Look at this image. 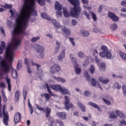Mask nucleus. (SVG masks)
I'll return each instance as SVG.
<instances>
[{"label":"nucleus","instance_id":"nucleus-1","mask_svg":"<svg viewBox=\"0 0 126 126\" xmlns=\"http://www.w3.org/2000/svg\"><path fill=\"white\" fill-rule=\"evenodd\" d=\"M21 40L18 38H15L13 44H8L6 49L5 57L9 63H12L13 61V53H14V50L17 49L19 45H20Z\"/></svg>","mask_w":126,"mask_h":126},{"label":"nucleus","instance_id":"nucleus-2","mask_svg":"<svg viewBox=\"0 0 126 126\" xmlns=\"http://www.w3.org/2000/svg\"><path fill=\"white\" fill-rule=\"evenodd\" d=\"M17 26L14 29L13 35H25V28L27 27L28 21L21 20L20 17H18L16 20Z\"/></svg>","mask_w":126,"mask_h":126},{"label":"nucleus","instance_id":"nucleus-3","mask_svg":"<svg viewBox=\"0 0 126 126\" xmlns=\"http://www.w3.org/2000/svg\"><path fill=\"white\" fill-rule=\"evenodd\" d=\"M68 1L72 5H74V7L71 8L70 12V15L74 18H78L82 10L80 7V1L79 0H68Z\"/></svg>","mask_w":126,"mask_h":126},{"label":"nucleus","instance_id":"nucleus-4","mask_svg":"<svg viewBox=\"0 0 126 126\" xmlns=\"http://www.w3.org/2000/svg\"><path fill=\"white\" fill-rule=\"evenodd\" d=\"M101 50L102 51L99 53L100 57H101V58H107L109 60L112 59V53L111 50H108L107 47L103 45L101 47Z\"/></svg>","mask_w":126,"mask_h":126},{"label":"nucleus","instance_id":"nucleus-5","mask_svg":"<svg viewBox=\"0 0 126 126\" xmlns=\"http://www.w3.org/2000/svg\"><path fill=\"white\" fill-rule=\"evenodd\" d=\"M0 67L3 73H8L9 72V65L5 60H2V57L0 56Z\"/></svg>","mask_w":126,"mask_h":126},{"label":"nucleus","instance_id":"nucleus-6","mask_svg":"<svg viewBox=\"0 0 126 126\" xmlns=\"http://www.w3.org/2000/svg\"><path fill=\"white\" fill-rule=\"evenodd\" d=\"M117 114L118 115V116L120 117V118H121V119H125L126 118V115H125V114L123 113V112L117 110L116 111V112L113 111L110 114V118L118 119V116H117Z\"/></svg>","mask_w":126,"mask_h":126},{"label":"nucleus","instance_id":"nucleus-7","mask_svg":"<svg viewBox=\"0 0 126 126\" xmlns=\"http://www.w3.org/2000/svg\"><path fill=\"white\" fill-rule=\"evenodd\" d=\"M29 4H30V0H25L24 4L25 14L31 16L32 11H31V7H29Z\"/></svg>","mask_w":126,"mask_h":126},{"label":"nucleus","instance_id":"nucleus-8","mask_svg":"<svg viewBox=\"0 0 126 126\" xmlns=\"http://www.w3.org/2000/svg\"><path fill=\"white\" fill-rule=\"evenodd\" d=\"M5 105H3L2 108L3 113V123L5 126H8V120H9V116H8V112L5 111Z\"/></svg>","mask_w":126,"mask_h":126},{"label":"nucleus","instance_id":"nucleus-9","mask_svg":"<svg viewBox=\"0 0 126 126\" xmlns=\"http://www.w3.org/2000/svg\"><path fill=\"white\" fill-rule=\"evenodd\" d=\"M55 8L56 10V16L57 17H62L63 15V12H62V9H63V5L60 4L58 1L55 2Z\"/></svg>","mask_w":126,"mask_h":126},{"label":"nucleus","instance_id":"nucleus-10","mask_svg":"<svg viewBox=\"0 0 126 126\" xmlns=\"http://www.w3.org/2000/svg\"><path fill=\"white\" fill-rule=\"evenodd\" d=\"M65 101V109L67 110V111H69L70 109L73 108V104L72 103H70V100H69V97L67 95L64 96Z\"/></svg>","mask_w":126,"mask_h":126},{"label":"nucleus","instance_id":"nucleus-11","mask_svg":"<svg viewBox=\"0 0 126 126\" xmlns=\"http://www.w3.org/2000/svg\"><path fill=\"white\" fill-rule=\"evenodd\" d=\"M34 50L36 51L38 54H40V55H39L40 59L44 58V55L43 54L45 50L44 47L39 46V44H35L34 46Z\"/></svg>","mask_w":126,"mask_h":126},{"label":"nucleus","instance_id":"nucleus-12","mask_svg":"<svg viewBox=\"0 0 126 126\" xmlns=\"http://www.w3.org/2000/svg\"><path fill=\"white\" fill-rule=\"evenodd\" d=\"M36 108L38 109V110H39V111H42V112H44L46 113V118H49V117H50V115H51V112L52 111L51 108L47 107L46 108V110H45L44 108H42L38 106V105H36Z\"/></svg>","mask_w":126,"mask_h":126},{"label":"nucleus","instance_id":"nucleus-13","mask_svg":"<svg viewBox=\"0 0 126 126\" xmlns=\"http://www.w3.org/2000/svg\"><path fill=\"white\" fill-rule=\"evenodd\" d=\"M108 17H109L110 19H112V20L114 22H117V21H119L120 19L119 18V17H118L116 15V14H115V13L110 11L108 12Z\"/></svg>","mask_w":126,"mask_h":126},{"label":"nucleus","instance_id":"nucleus-14","mask_svg":"<svg viewBox=\"0 0 126 126\" xmlns=\"http://www.w3.org/2000/svg\"><path fill=\"white\" fill-rule=\"evenodd\" d=\"M34 4H35V0H30V4H29V7H31L32 14L33 16H37L38 15L37 11H36L35 9L32 8Z\"/></svg>","mask_w":126,"mask_h":126},{"label":"nucleus","instance_id":"nucleus-15","mask_svg":"<svg viewBox=\"0 0 126 126\" xmlns=\"http://www.w3.org/2000/svg\"><path fill=\"white\" fill-rule=\"evenodd\" d=\"M57 117L62 121L66 120L67 115L65 112H61L56 113Z\"/></svg>","mask_w":126,"mask_h":126},{"label":"nucleus","instance_id":"nucleus-16","mask_svg":"<svg viewBox=\"0 0 126 126\" xmlns=\"http://www.w3.org/2000/svg\"><path fill=\"white\" fill-rule=\"evenodd\" d=\"M31 64L32 65H35V66H36V68L37 70V74H38V76L43 75V69L41 68L39 69V67H41V65L36 63H34V62H33V61H32Z\"/></svg>","mask_w":126,"mask_h":126},{"label":"nucleus","instance_id":"nucleus-17","mask_svg":"<svg viewBox=\"0 0 126 126\" xmlns=\"http://www.w3.org/2000/svg\"><path fill=\"white\" fill-rule=\"evenodd\" d=\"M61 70V67L58 64H54L50 67L51 73H55L56 71L59 72Z\"/></svg>","mask_w":126,"mask_h":126},{"label":"nucleus","instance_id":"nucleus-18","mask_svg":"<svg viewBox=\"0 0 126 126\" xmlns=\"http://www.w3.org/2000/svg\"><path fill=\"white\" fill-rule=\"evenodd\" d=\"M21 119H22L21 114L19 112H17L15 114L14 117V121L15 122V124H18V123H19Z\"/></svg>","mask_w":126,"mask_h":126},{"label":"nucleus","instance_id":"nucleus-19","mask_svg":"<svg viewBox=\"0 0 126 126\" xmlns=\"http://www.w3.org/2000/svg\"><path fill=\"white\" fill-rule=\"evenodd\" d=\"M74 63L75 64L74 66V68L75 69V73H77V74H79L80 72H81V69L79 68L78 66V64H77V61H74Z\"/></svg>","mask_w":126,"mask_h":126},{"label":"nucleus","instance_id":"nucleus-20","mask_svg":"<svg viewBox=\"0 0 126 126\" xmlns=\"http://www.w3.org/2000/svg\"><path fill=\"white\" fill-rule=\"evenodd\" d=\"M62 86L60 85H51L50 88L53 89V90H55L56 91H59L61 92V90L62 89Z\"/></svg>","mask_w":126,"mask_h":126},{"label":"nucleus","instance_id":"nucleus-21","mask_svg":"<svg viewBox=\"0 0 126 126\" xmlns=\"http://www.w3.org/2000/svg\"><path fill=\"white\" fill-rule=\"evenodd\" d=\"M98 80L99 81H100V82L103 83V84H107V83H109V82H110V79L105 78L103 76H100Z\"/></svg>","mask_w":126,"mask_h":126},{"label":"nucleus","instance_id":"nucleus-22","mask_svg":"<svg viewBox=\"0 0 126 126\" xmlns=\"http://www.w3.org/2000/svg\"><path fill=\"white\" fill-rule=\"evenodd\" d=\"M25 64L27 65V68L28 73L31 74V73H32V71H31L30 65H29V63H28V59L27 58L25 59Z\"/></svg>","mask_w":126,"mask_h":126},{"label":"nucleus","instance_id":"nucleus-23","mask_svg":"<svg viewBox=\"0 0 126 126\" xmlns=\"http://www.w3.org/2000/svg\"><path fill=\"white\" fill-rule=\"evenodd\" d=\"M65 56V50H63L62 52H60V56L58 57V61H62Z\"/></svg>","mask_w":126,"mask_h":126},{"label":"nucleus","instance_id":"nucleus-24","mask_svg":"<svg viewBox=\"0 0 126 126\" xmlns=\"http://www.w3.org/2000/svg\"><path fill=\"white\" fill-rule=\"evenodd\" d=\"M77 105L78 107L81 109V110L82 112H86V108H85V105H84L83 103H81L80 101H78L77 102Z\"/></svg>","mask_w":126,"mask_h":126},{"label":"nucleus","instance_id":"nucleus-25","mask_svg":"<svg viewBox=\"0 0 126 126\" xmlns=\"http://www.w3.org/2000/svg\"><path fill=\"white\" fill-rule=\"evenodd\" d=\"M62 29L64 34H65V35L68 36L70 35V31H69L66 28H65L64 27H62Z\"/></svg>","mask_w":126,"mask_h":126},{"label":"nucleus","instance_id":"nucleus-26","mask_svg":"<svg viewBox=\"0 0 126 126\" xmlns=\"http://www.w3.org/2000/svg\"><path fill=\"white\" fill-rule=\"evenodd\" d=\"M52 22L57 29L61 28V25H60V24L57 22V20L55 19H52Z\"/></svg>","mask_w":126,"mask_h":126},{"label":"nucleus","instance_id":"nucleus-27","mask_svg":"<svg viewBox=\"0 0 126 126\" xmlns=\"http://www.w3.org/2000/svg\"><path fill=\"white\" fill-rule=\"evenodd\" d=\"M89 105H90V106H92V107L95 108V109H97L98 111H100L101 110V108L99 107V105L96 104L95 103H93L90 101L89 102Z\"/></svg>","mask_w":126,"mask_h":126},{"label":"nucleus","instance_id":"nucleus-28","mask_svg":"<svg viewBox=\"0 0 126 126\" xmlns=\"http://www.w3.org/2000/svg\"><path fill=\"white\" fill-rule=\"evenodd\" d=\"M63 13L65 17H69L70 14L67 11V9L65 7H63Z\"/></svg>","mask_w":126,"mask_h":126},{"label":"nucleus","instance_id":"nucleus-29","mask_svg":"<svg viewBox=\"0 0 126 126\" xmlns=\"http://www.w3.org/2000/svg\"><path fill=\"white\" fill-rule=\"evenodd\" d=\"M12 76L14 79H17L18 75L17 74V71H16V70L13 69L12 70Z\"/></svg>","mask_w":126,"mask_h":126},{"label":"nucleus","instance_id":"nucleus-30","mask_svg":"<svg viewBox=\"0 0 126 126\" xmlns=\"http://www.w3.org/2000/svg\"><path fill=\"white\" fill-rule=\"evenodd\" d=\"M6 83L8 84V89L9 91H11V84H10L11 81L10 79L8 77H6L5 78Z\"/></svg>","mask_w":126,"mask_h":126},{"label":"nucleus","instance_id":"nucleus-31","mask_svg":"<svg viewBox=\"0 0 126 126\" xmlns=\"http://www.w3.org/2000/svg\"><path fill=\"white\" fill-rule=\"evenodd\" d=\"M42 18H44V19H46L47 20H51V17H49V15L47 14V13L43 12L41 14Z\"/></svg>","mask_w":126,"mask_h":126},{"label":"nucleus","instance_id":"nucleus-32","mask_svg":"<svg viewBox=\"0 0 126 126\" xmlns=\"http://www.w3.org/2000/svg\"><path fill=\"white\" fill-rule=\"evenodd\" d=\"M99 68L102 71H105L106 70V63L104 62H101L99 66Z\"/></svg>","mask_w":126,"mask_h":126},{"label":"nucleus","instance_id":"nucleus-33","mask_svg":"<svg viewBox=\"0 0 126 126\" xmlns=\"http://www.w3.org/2000/svg\"><path fill=\"white\" fill-rule=\"evenodd\" d=\"M60 92L62 93L63 95H66L67 94H68V90L66 89V88H63L62 87L61 88Z\"/></svg>","mask_w":126,"mask_h":126},{"label":"nucleus","instance_id":"nucleus-34","mask_svg":"<svg viewBox=\"0 0 126 126\" xmlns=\"http://www.w3.org/2000/svg\"><path fill=\"white\" fill-rule=\"evenodd\" d=\"M19 96H20V93L19 91H16L15 92L14 97L16 101H18L19 100Z\"/></svg>","mask_w":126,"mask_h":126},{"label":"nucleus","instance_id":"nucleus-35","mask_svg":"<svg viewBox=\"0 0 126 126\" xmlns=\"http://www.w3.org/2000/svg\"><path fill=\"white\" fill-rule=\"evenodd\" d=\"M22 67V61L21 60H19L18 63L17 64V70H20Z\"/></svg>","mask_w":126,"mask_h":126},{"label":"nucleus","instance_id":"nucleus-36","mask_svg":"<svg viewBox=\"0 0 126 126\" xmlns=\"http://www.w3.org/2000/svg\"><path fill=\"white\" fill-rule=\"evenodd\" d=\"M20 18V19L22 20H26V21H29V18L30 17V16L29 15H26L25 14V16L23 17H21V16L19 17Z\"/></svg>","mask_w":126,"mask_h":126},{"label":"nucleus","instance_id":"nucleus-37","mask_svg":"<svg viewBox=\"0 0 126 126\" xmlns=\"http://www.w3.org/2000/svg\"><path fill=\"white\" fill-rule=\"evenodd\" d=\"M54 78L56 79V80H57V81H59V82H62V83H64L65 82V79L60 77H54Z\"/></svg>","mask_w":126,"mask_h":126},{"label":"nucleus","instance_id":"nucleus-38","mask_svg":"<svg viewBox=\"0 0 126 126\" xmlns=\"http://www.w3.org/2000/svg\"><path fill=\"white\" fill-rule=\"evenodd\" d=\"M2 93V97L3 98V100L4 102H7V97H6V95H5V93L3 92V91H1Z\"/></svg>","mask_w":126,"mask_h":126},{"label":"nucleus","instance_id":"nucleus-39","mask_svg":"<svg viewBox=\"0 0 126 126\" xmlns=\"http://www.w3.org/2000/svg\"><path fill=\"white\" fill-rule=\"evenodd\" d=\"M83 14L86 16L87 19H90V15L87 12L86 10H83L82 12Z\"/></svg>","mask_w":126,"mask_h":126},{"label":"nucleus","instance_id":"nucleus-40","mask_svg":"<svg viewBox=\"0 0 126 126\" xmlns=\"http://www.w3.org/2000/svg\"><path fill=\"white\" fill-rule=\"evenodd\" d=\"M2 7H3V8H6L7 9H11V8H12V5L5 4L4 5L2 6Z\"/></svg>","mask_w":126,"mask_h":126},{"label":"nucleus","instance_id":"nucleus-41","mask_svg":"<svg viewBox=\"0 0 126 126\" xmlns=\"http://www.w3.org/2000/svg\"><path fill=\"white\" fill-rule=\"evenodd\" d=\"M84 75L86 76L87 80H88V81H90V76L89 75V73H88L87 71H85Z\"/></svg>","mask_w":126,"mask_h":126},{"label":"nucleus","instance_id":"nucleus-42","mask_svg":"<svg viewBox=\"0 0 126 126\" xmlns=\"http://www.w3.org/2000/svg\"><path fill=\"white\" fill-rule=\"evenodd\" d=\"M46 86L49 94H50L51 96H54L53 93H52V91H51V89H50V87H49V85H48V84H46Z\"/></svg>","mask_w":126,"mask_h":126},{"label":"nucleus","instance_id":"nucleus-43","mask_svg":"<svg viewBox=\"0 0 126 126\" xmlns=\"http://www.w3.org/2000/svg\"><path fill=\"white\" fill-rule=\"evenodd\" d=\"M91 84L92 86H96V80H95V79H94V78H92L91 79Z\"/></svg>","mask_w":126,"mask_h":126},{"label":"nucleus","instance_id":"nucleus-44","mask_svg":"<svg viewBox=\"0 0 126 126\" xmlns=\"http://www.w3.org/2000/svg\"><path fill=\"white\" fill-rule=\"evenodd\" d=\"M82 34L84 37H88L90 33H89V32L84 31L82 32Z\"/></svg>","mask_w":126,"mask_h":126},{"label":"nucleus","instance_id":"nucleus-45","mask_svg":"<svg viewBox=\"0 0 126 126\" xmlns=\"http://www.w3.org/2000/svg\"><path fill=\"white\" fill-rule=\"evenodd\" d=\"M37 2L39 4H40V5H45V0H36Z\"/></svg>","mask_w":126,"mask_h":126},{"label":"nucleus","instance_id":"nucleus-46","mask_svg":"<svg viewBox=\"0 0 126 126\" xmlns=\"http://www.w3.org/2000/svg\"><path fill=\"white\" fill-rule=\"evenodd\" d=\"M112 30H116L118 28V26L116 24H112L110 27Z\"/></svg>","mask_w":126,"mask_h":126},{"label":"nucleus","instance_id":"nucleus-47","mask_svg":"<svg viewBox=\"0 0 126 126\" xmlns=\"http://www.w3.org/2000/svg\"><path fill=\"white\" fill-rule=\"evenodd\" d=\"M102 100H103V102L105 103V104H106V105H108L109 106H110V105H111V102L109 100H108L104 98H102Z\"/></svg>","mask_w":126,"mask_h":126},{"label":"nucleus","instance_id":"nucleus-48","mask_svg":"<svg viewBox=\"0 0 126 126\" xmlns=\"http://www.w3.org/2000/svg\"><path fill=\"white\" fill-rule=\"evenodd\" d=\"M78 57L80 58V59H82L84 58V54L83 52L80 51L78 53Z\"/></svg>","mask_w":126,"mask_h":126},{"label":"nucleus","instance_id":"nucleus-49","mask_svg":"<svg viewBox=\"0 0 126 126\" xmlns=\"http://www.w3.org/2000/svg\"><path fill=\"white\" fill-rule=\"evenodd\" d=\"M120 56L121 57L123 60H126V53L120 52Z\"/></svg>","mask_w":126,"mask_h":126},{"label":"nucleus","instance_id":"nucleus-50","mask_svg":"<svg viewBox=\"0 0 126 126\" xmlns=\"http://www.w3.org/2000/svg\"><path fill=\"white\" fill-rule=\"evenodd\" d=\"M39 39H40V36L33 37L31 39V41L32 42H37V41H38Z\"/></svg>","mask_w":126,"mask_h":126},{"label":"nucleus","instance_id":"nucleus-51","mask_svg":"<svg viewBox=\"0 0 126 126\" xmlns=\"http://www.w3.org/2000/svg\"><path fill=\"white\" fill-rule=\"evenodd\" d=\"M89 63H90L89 60H86L83 63V66H84L85 67H86V66H88Z\"/></svg>","mask_w":126,"mask_h":126},{"label":"nucleus","instance_id":"nucleus-52","mask_svg":"<svg viewBox=\"0 0 126 126\" xmlns=\"http://www.w3.org/2000/svg\"><path fill=\"white\" fill-rule=\"evenodd\" d=\"M90 71L91 72V73H94V71H95V67L94 66V65H92L91 66V68L90 69Z\"/></svg>","mask_w":126,"mask_h":126},{"label":"nucleus","instance_id":"nucleus-53","mask_svg":"<svg viewBox=\"0 0 126 126\" xmlns=\"http://www.w3.org/2000/svg\"><path fill=\"white\" fill-rule=\"evenodd\" d=\"M23 95L24 97V100H26V98L27 97V91L25 90H23Z\"/></svg>","mask_w":126,"mask_h":126},{"label":"nucleus","instance_id":"nucleus-54","mask_svg":"<svg viewBox=\"0 0 126 126\" xmlns=\"http://www.w3.org/2000/svg\"><path fill=\"white\" fill-rule=\"evenodd\" d=\"M122 90L123 91V94L125 97H126V86L124 85L122 86Z\"/></svg>","mask_w":126,"mask_h":126},{"label":"nucleus","instance_id":"nucleus-55","mask_svg":"<svg viewBox=\"0 0 126 126\" xmlns=\"http://www.w3.org/2000/svg\"><path fill=\"white\" fill-rule=\"evenodd\" d=\"M92 17L94 21H96L97 20V16L96 14L94 13V12H92Z\"/></svg>","mask_w":126,"mask_h":126},{"label":"nucleus","instance_id":"nucleus-56","mask_svg":"<svg viewBox=\"0 0 126 126\" xmlns=\"http://www.w3.org/2000/svg\"><path fill=\"white\" fill-rule=\"evenodd\" d=\"M70 59L71 60L72 63H74V61H76L75 59H74V55L73 54L70 55Z\"/></svg>","mask_w":126,"mask_h":126},{"label":"nucleus","instance_id":"nucleus-57","mask_svg":"<svg viewBox=\"0 0 126 126\" xmlns=\"http://www.w3.org/2000/svg\"><path fill=\"white\" fill-rule=\"evenodd\" d=\"M44 97H45L46 101H49V100L50 99V94H44Z\"/></svg>","mask_w":126,"mask_h":126},{"label":"nucleus","instance_id":"nucleus-58","mask_svg":"<svg viewBox=\"0 0 126 126\" xmlns=\"http://www.w3.org/2000/svg\"><path fill=\"white\" fill-rule=\"evenodd\" d=\"M120 123L121 124L119 125V126H126V122L124 120H122Z\"/></svg>","mask_w":126,"mask_h":126},{"label":"nucleus","instance_id":"nucleus-59","mask_svg":"<svg viewBox=\"0 0 126 126\" xmlns=\"http://www.w3.org/2000/svg\"><path fill=\"white\" fill-rule=\"evenodd\" d=\"M70 42H71L72 46L75 45V43H74V39L73 38L69 37V38Z\"/></svg>","mask_w":126,"mask_h":126},{"label":"nucleus","instance_id":"nucleus-60","mask_svg":"<svg viewBox=\"0 0 126 126\" xmlns=\"http://www.w3.org/2000/svg\"><path fill=\"white\" fill-rule=\"evenodd\" d=\"M57 123L58 124H59L60 126H63V121L62 120H57Z\"/></svg>","mask_w":126,"mask_h":126},{"label":"nucleus","instance_id":"nucleus-61","mask_svg":"<svg viewBox=\"0 0 126 126\" xmlns=\"http://www.w3.org/2000/svg\"><path fill=\"white\" fill-rule=\"evenodd\" d=\"M84 96H86V97H88L89 96H90V93L86 91L84 93Z\"/></svg>","mask_w":126,"mask_h":126},{"label":"nucleus","instance_id":"nucleus-62","mask_svg":"<svg viewBox=\"0 0 126 126\" xmlns=\"http://www.w3.org/2000/svg\"><path fill=\"white\" fill-rule=\"evenodd\" d=\"M95 58V61L98 65H99V63H100V60L98 59V57L97 56H94Z\"/></svg>","mask_w":126,"mask_h":126},{"label":"nucleus","instance_id":"nucleus-63","mask_svg":"<svg viewBox=\"0 0 126 126\" xmlns=\"http://www.w3.org/2000/svg\"><path fill=\"white\" fill-rule=\"evenodd\" d=\"M72 24L74 26H75L77 24V21L75 19L72 20Z\"/></svg>","mask_w":126,"mask_h":126},{"label":"nucleus","instance_id":"nucleus-64","mask_svg":"<svg viewBox=\"0 0 126 126\" xmlns=\"http://www.w3.org/2000/svg\"><path fill=\"white\" fill-rule=\"evenodd\" d=\"M121 5H122V6H126V1H122L121 2Z\"/></svg>","mask_w":126,"mask_h":126}]
</instances>
